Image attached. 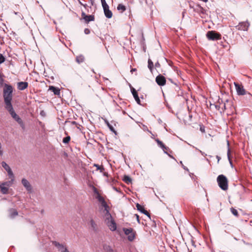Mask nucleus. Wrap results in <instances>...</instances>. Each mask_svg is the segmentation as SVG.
<instances>
[{"label":"nucleus","instance_id":"49","mask_svg":"<svg viewBox=\"0 0 252 252\" xmlns=\"http://www.w3.org/2000/svg\"><path fill=\"white\" fill-rule=\"evenodd\" d=\"M90 0L91 1L92 4H93V3L94 0Z\"/></svg>","mask_w":252,"mask_h":252},{"label":"nucleus","instance_id":"46","mask_svg":"<svg viewBox=\"0 0 252 252\" xmlns=\"http://www.w3.org/2000/svg\"><path fill=\"white\" fill-rule=\"evenodd\" d=\"M72 125H76L77 123L75 121H73V122H72Z\"/></svg>","mask_w":252,"mask_h":252},{"label":"nucleus","instance_id":"32","mask_svg":"<svg viewBox=\"0 0 252 252\" xmlns=\"http://www.w3.org/2000/svg\"><path fill=\"white\" fill-rule=\"evenodd\" d=\"M227 155L229 162L231 164H232V160L230 158V150L229 148L228 149Z\"/></svg>","mask_w":252,"mask_h":252},{"label":"nucleus","instance_id":"27","mask_svg":"<svg viewBox=\"0 0 252 252\" xmlns=\"http://www.w3.org/2000/svg\"><path fill=\"white\" fill-rule=\"evenodd\" d=\"M117 10L122 13L126 10V6L122 4H119L117 6Z\"/></svg>","mask_w":252,"mask_h":252},{"label":"nucleus","instance_id":"54","mask_svg":"<svg viewBox=\"0 0 252 252\" xmlns=\"http://www.w3.org/2000/svg\"><path fill=\"white\" fill-rule=\"evenodd\" d=\"M14 13H15V14H18V12H15Z\"/></svg>","mask_w":252,"mask_h":252},{"label":"nucleus","instance_id":"23","mask_svg":"<svg viewBox=\"0 0 252 252\" xmlns=\"http://www.w3.org/2000/svg\"><path fill=\"white\" fill-rule=\"evenodd\" d=\"M154 66L153 62L150 59H149L148 61V67L150 69L151 73H153Z\"/></svg>","mask_w":252,"mask_h":252},{"label":"nucleus","instance_id":"48","mask_svg":"<svg viewBox=\"0 0 252 252\" xmlns=\"http://www.w3.org/2000/svg\"><path fill=\"white\" fill-rule=\"evenodd\" d=\"M114 189L115 190L117 191H118V189H117V188H115V187H114Z\"/></svg>","mask_w":252,"mask_h":252},{"label":"nucleus","instance_id":"9","mask_svg":"<svg viewBox=\"0 0 252 252\" xmlns=\"http://www.w3.org/2000/svg\"><path fill=\"white\" fill-rule=\"evenodd\" d=\"M234 85L238 95H242L247 94V92L242 84H239L237 83L234 82Z\"/></svg>","mask_w":252,"mask_h":252},{"label":"nucleus","instance_id":"28","mask_svg":"<svg viewBox=\"0 0 252 252\" xmlns=\"http://www.w3.org/2000/svg\"><path fill=\"white\" fill-rule=\"evenodd\" d=\"M155 141L157 142L158 145L162 149H165V145L158 139H156Z\"/></svg>","mask_w":252,"mask_h":252},{"label":"nucleus","instance_id":"25","mask_svg":"<svg viewBox=\"0 0 252 252\" xmlns=\"http://www.w3.org/2000/svg\"><path fill=\"white\" fill-rule=\"evenodd\" d=\"M123 180L127 184H130L132 181L131 179L127 175H124Z\"/></svg>","mask_w":252,"mask_h":252},{"label":"nucleus","instance_id":"50","mask_svg":"<svg viewBox=\"0 0 252 252\" xmlns=\"http://www.w3.org/2000/svg\"><path fill=\"white\" fill-rule=\"evenodd\" d=\"M142 38H143V39H144V36H143V34H142Z\"/></svg>","mask_w":252,"mask_h":252},{"label":"nucleus","instance_id":"55","mask_svg":"<svg viewBox=\"0 0 252 252\" xmlns=\"http://www.w3.org/2000/svg\"><path fill=\"white\" fill-rule=\"evenodd\" d=\"M189 252H191V251H189Z\"/></svg>","mask_w":252,"mask_h":252},{"label":"nucleus","instance_id":"3","mask_svg":"<svg viewBox=\"0 0 252 252\" xmlns=\"http://www.w3.org/2000/svg\"><path fill=\"white\" fill-rule=\"evenodd\" d=\"M217 181L219 187L223 190H226L228 188V181L227 178L223 175H220L218 176Z\"/></svg>","mask_w":252,"mask_h":252},{"label":"nucleus","instance_id":"31","mask_svg":"<svg viewBox=\"0 0 252 252\" xmlns=\"http://www.w3.org/2000/svg\"><path fill=\"white\" fill-rule=\"evenodd\" d=\"M231 210V213L236 217H238L239 216V214H238V211L237 210H236L235 209H234V208H231L230 209Z\"/></svg>","mask_w":252,"mask_h":252},{"label":"nucleus","instance_id":"53","mask_svg":"<svg viewBox=\"0 0 252 252\" xmlns=\"http://www.w3.org/2000/svg\"><path fill=\"white\" fill-rule=\"evenodd\" d=\"M249 94L252 97V95L251 94H250V93H249Z\"/></svg>","mask_w":252,"mask_h":252},{"label":"nucleus","instance_id":"38","mask_svg":"<svg viewBox=\"0 0 252 252\" xmlns=\"http://www.w3.org/2000/svg\"><path fill=\"white\" fill-rule=\"evenodd\" d=\"M155 67H159L160 66V63H159L158 62H157L156 63H155Z\"/></svg>","mask_w":252,"mask_h":252},{"label":"nucleus","instance_id":"14","mask_svg":"<svg viewBox=\"0 0 252 252\" xmlns=\"http://www.w3.org/2000/svg\"><path fill=\"white\" fill-rule=\"evenodd\" d=\"M22 184L24 187L27 190L30 192L32 191V187L30 182L26 179H23L22 180Z\"/></svg>","mask_w":252,"mask_h":252},{"label":"nucleus","instance_id":"10","mask_svg":"<svg viewBox=\"0 0 252 252\" xmlns=\"http://www.w3.org/2000/svg\"><path fill=\"white\" fill-rule=\"evenodd\" d=\"M249 26L250 23L248 22H242L236 26V28L238 30L247 31Z\"/></svg>","mask_w":252,"mask_h":252},{"label":"nucleus","instance_id":"43","mask_svg":"<svg viewBox=\"0 0 252 252\" xmlns=\"http://www.w3.org/2000/svg\"><path fill=\"white\" fill-rule=\"evenodd\" d=\"M102 173H103L104 176L108 177V174L107 172L103 171V172H102Z\"/></svg>","mask_w":252,"mask_h":252},{"label":"nucleus","instance_id":"39","mask_svg":"<svg viewBox=\"0 0 252 252\" xmlns=\"http://www.w3.org/2000/svg\"><path fill=\"white\" fill-rule=\"evenodd\" d=\"M169 148L166 147L165 146V149H162V150H163V151L165 152V153H167V151L169 150Z\"/></svg>","mask_w":252,"mask_h":252},{"label":"nucleus","instance_id":"44","mask_svg":"<svg viewBox=\"0 0 252 252\" xmlns=\"http://www.w3.org/2000/svg\"><path fill=\"white\" fill-rule=\"evenodd\" d=\"M135 71H136V68H132V69H131V70H130V72H131V73H132L133 72Z\"/></svg>","mask_w":252,"mask_h":252},{"label":"nucleus","instance_id":"47","mask_svg":"<svg viewBox=\"0 0 252 252\" xmlns=\"http://www.w3.org/2000/svg\"><path fill=\"white\" fill-rule=\"evenodd\" d=\"M217 158H218V160H219L220 159V158L219 156H217Z\"/></svg>","mask_w":252,"mask_h":252},{"label":"nucleus","instance_id":"15","mask_svg":"<svg viewBox=\"0 0 252 252\" xmlns=\"http://www.w3.org/2000/svg\"><path fill=\"white\" fill-rule=\"evenodd\" d=\"M104 13V15L107 18H111L112 17V11L109 9V7L108 5H107L105 6L102 7Z\"/></svg>","mask_w":252,"mask_h":252},{"label":"nucleus","instance_id":"42","mask_svg":"<svg viewBox=\"0 0 252 252\" xmlns=\"http://www.w3.org/2000/svg\"><path fill=\"white\" fill-rule=\"evenodd\" d=\"M87 15H86V14L85 13V12H82V17H83V18L84 19V17H85V16H86Z\"/></svg>","mask_w":252,"mask_h":252},{"label":"nucleus","instance_id":"5","mask_svg":"<svg viewBox=\"0 0 252 252\" xmlns=\"http://www.w3.org/2000/svg\"><path fill=\"white\" fill-rule=\"evenodd\" d=\"M123 230L125 234L127 236L129 241L132 242L135 239L136 233L132 228H123Z\"/></svg>","mask_w":252,"mask_h":252},{"label":"nucleus","instance_id":"36","mask_svg":"<svg viewBox=\"0 0 252 252\" xmlns=\"http://www.w3.org/2000/svg\"><path fill=\"white\" fill-rule=\"evenodd\" d=\"M84 32L85 34H88L90 33V31L89 29L86 28L84 30Z\"/></svg>","mask_w":252,"mask_h":252},{"label":"nucleus","instance_id":"33","mask_svg":"<svg viewBox=\"0 0 252 252\" xmlns=\"http://www.w3.org/2000/svg\"><path fill=\"white\" fill-rule=\"evenodd\" d=\"M105 250H106V252H116V251L112 249L109 246H106Z\"/></svg>","mask_w":252,"mask_h":252},{"label":"nucleus","instance_id":"2","mask_svg":"<svg viewBox=\"0 0 252 252\" xmlns=\"http://www.w3.org/2000/svg\"><path fill=\"white\" fill-rule=\"evenodd\" d=\"M13 92V88L11 85L7 84L3 85V97L5 108L12 106Z\"/></svg>","mask_w":252,"mask_h":252},{"label":"nucleus","instance_id":"19","mask_svg":"<svg viewBox=\"0 0 252 252\" xmlns=\"http://www.w3.org/2000/svg\"><path fill=\"white\" fill-rule=\"evenodd\" d=\"M131 91L135 101L137 102L138 104H140V100L138 95L137 91L135 90L134 88L132 87L131 88Z\"/></svg>","mask_w":252,"mask_h":252},{"label":"nucleus","instance_id":"26","mask_svg":"<svg viewBox=\"0 0 252 252\" xmlns=\"http://www.w3.org/2000/svg\"><path fill=\"white\" fill-rule=\"evenodd\" d=\"M94 166L96 167V170H99L101 173L103 172L105 170L103 165H99L97 164H94Z\"/></svg>","mask_w":252,"mask_h":252},{"label":"nucleus","instance_id":"34","mask_svg":"<svg viewBox=\"0 0 252 252\" xmlns=\"http://www.w3.org/2000/svg\"><path fill=\"white\" fill-rule=\"evenodd\" d=\"M5 61V58L3 55L0 54V63H3Z\"/></svg>","mask_w":252,"mask_h":252},{"label":"nucleus","instance_id":"21","mask_svg":"<svg viewBox=\"0 0 252 252\" xmlns=\"http://www.w3.org/2000/svg\"><path fill=\"white\" fill-rule=\"evenodd\" d=\"M84 20L87 23H89L91 21H94V17L92 15H87L84 17Z\"/></svg>","mask_w":252,"mask_h":252},{"label":"nucleus","instance_id":"29","mask_svg":"<svg viewBox=\"0 0 252 252\" xmlns=\"http://www.w3.org/2000/svg\"><path fill=\"white\" fill-rule=\"evenodd\" d=\"M155 141L157 142L158 145L162 149H165V145L158 139H156Z\"/></svg>","mask_w":252,"mask_h":252},{"label":"nucleus","instance_id":"16","mask_svg":"<svg viewBox=\"0 0 252 252\" xmlns=\"http://www.w3.org/2000/svg\"><path fill=\"white\" fill-rule=\"evenodd\" d=\"M28 87V83L27 82H20L17 84V88L20 91L27 89Z\"/></svg>","mask_w":252,"mask_h":252},{"label":"nucleus","instance_id":"17","mask_svg":"<svg viewBox=\"0 0 252 252\" xmlns=\"http://www.w3.org/2000/svg\"><path fill=\"white\" fill-rule=\"evenodd\" d=\"M137 209L140 211L141 213L147 215L149 218H150V215L149 213L144 208L143 206H141L140 204L137 203L136 205Z\"/></svg>","mask_w":252,"mask_h":252},{"label":"nucleus","instance_id":"30","mask_svg":"<svg viewBox=\"0 0 252 252\" xmlns=\"http://www.w3.org/2000/svg\"><path fill=\"white\" fill-rule=\"evenodd\" d=\"M70 140V137L69 136H67L64 138H63V142L64 144H68Z\"/></svg>","mask_w":252,"mask_h":252},{"label":"nucleus","instance_id":"18","mask_svg":"<svg viewBox=\"0 0 252 252\" xmlns=\"http://www.w3.org/2000/svg\"><path fill=\"white\" fill-rule=\"evenodd\" d=\"M49 91H51L54 93L55 95L60 96L61 92L60 89L59 88L55 87L53 86H50L49 87Z\"/></svg>","mask_w":252,"mask_h":252},{"label":"nucleus","instance_id":"24","mask_svg":"<svg viewBox=\"0 0 252 252\" xmlns=\"http://www.w3.org/2000/svg\"><path fill=\"white\" fill-rule=\"evenodd\" d=\"M76 61L78 63H82L84 62L85 57L82 55H79L76 57Z\"/></svg>","mask_w":252,"mask_h":252},{"label":"nucleus","instance_id":"12","mask_svg":"<svg viewBox=\"0 0 252 252\" xmlns=\"http://www.w3.org/2000/svg\"><path fill=\"white\" fill-rule=\"evenodd\" d=\"M156 81L159 86H164L166 84L165 78L160 74L156 77Z\"/></svg>","mask_w":252,"mask_h":252},{"label":"nucleus","instance_id":"11","mask_svg":"<svg viewBox=\"0 0 252 252\" xmlns=\"http://www.w3.org/2000/svg\"><path fill=\"white\" fill-rule=\"evenodd\" d=\"M105 223L107 225L110 230L114 231L116 230L117 224L114 219L105 222Z\"/></svg>","mask_w":252,"mask_h":252},{"label":"nucleus","instance_id":"37","mask_svg":"<svg viewBox=\"0 0 252 252\" xmlns=\"http://www.w3.org/2000/svg\"><path fill=\"white\" fill-rule=\"evenodd\" d=\"M200 130L202 132H205V127L203 126H200Z\"/></svg>","mask_w":252,"mask_h":252},{"label":"nucleus","instance_id":"4","mask_svg":"<svg viewBox=\"0 0 252 252\" xmlns=\"http://www.w3.org/2000/svg\"><path fill=\"white\" fill-rule=\"evenodd\" d=\"M5 109L9 112L11 117L20 125L22 128L23 129H25V125L22 120L19 117L18 115L16 114L13 109V106H12Z\"/></svg>","mask_w":252,"mask_h":252},{"label":"nucleus","instance_id":"8","mask_svg":"<svg viewBox=\"0 0 252 252\" xmlns=\"http://www.w3.org/2000/svg\"><path fill=\"white\" fill-rule=\"evenodd\" d=\"M2 167L7 171L9 178L12 180H14L15 176L9 165L4 161L1 162Z\"/></svg>","mask_w":252,"mask_h":252},{"label":"nucleus","instance_id":"51","mask_svg":"<svg viewBox=\"0 0 252 252\" xmlns=\"http://www.w3.org/2000/svg\"><path fill=\"white\" fill-rule=\"evenodd\" d=\"M43 111L41 112H40V114H43Z\"/></svg>","mask_w":252,"mask_h":252},{"label":"nucleus","instance_id":"1","mask_svg":"<svg viewBox=\"0 0 252 252\" xmlns=\"http://www.w3.org/2000/svg\"><path fill=\"white\" fill-rule=\"evenodd\" d=\"M94 192L95 194V198L97 199L99 202L101 204L102 207L104 208L103 213L104 222L113 219L109 213V206L107 204L104 197L101 195L97 189L95 188L94 189Z\"/></svg>","mask_w":252,"mask_h":252},{"label":"nucleus","instance_id":"40","mask_svg":"<svg viewBox=\"0 0 252 252\" xmlns=\"http://www.w3.org/2000/svg\"><path fill=\"white\" fill-rule=\"evenodd\" d=\"M108 126L112 131H114V128L112 126H111L109 123H108Z\"/></svg>","mask_w":252,"mask_h":252},{"label":"nucleus","instance_id":"35","mask_svg":"<svg viewBox=\"0 0 252 252\" xmlns=\"http://www.w3.org/2000/svg\"><path fill=\"white\" fill-rule=\"evenodd\" d=\"M101 2L102 7L108 5L106 2L105 0H101Z\"/></svg>","mask_w":252,"mask_h":252},{"label":"nucleus","instance_id":"6","mask_svg":"<svg viewBox=\"0 0 252 252\" xmlns=\"http://www.w3.org/2000/svg\"><path fill=\"white\" fill-rule=\"evenodd\" d=\"M14 180H12L10 179V181L5 182L1 184H0V190L1 193L3 194H7L8 192V187L11 186Z\"/></svg>","mask_w":252,"mask_h":252},{"label":"nucleus","instance_id":"13","mask_svg":"<svg viewBox=\"0 0 252 252\" xmlns=\"http://www.w3.org/2000/svg\"><path fill=\"white\" fill-rule=\"evenodd\" d=\"M53 244L58 249L59 251H60L61 252H69L67 248L63 245L61 244L56 241L53 242Z\"/></svg>","mask_w":252,"mask_h":252},{"label":"nucleus","instance_id":"22","mask_svg":"<svg viewBox=\"0 0 252 252\" xmlns=\"http://www.w3.org/2000/svg\"><path fill=\"white\" fill-rule=\"evenodd\" d=\"M90 225H91V227L92 229L94 231H96L97 229V226L95 221L91 219L90 221Z\"/></svg>","mask_w":252,"mask_h":252},{"label":"nucleus","instance_id":"45","mask_svg":"<svg viewBox=\"0 0 252 252\" xmlns=\"http://www.w3.org/2000/svg\"><path fill=\"white\" fill-rule=\"evenodd\" d=\"M0 79H1V82L3 81V79H2V75L1 74V73H0Z\"/></svg>","mask_w":252,"mask_h":252},{"label":"nucleus","instance_id":"7","mask_svg":"<svg viewBox=\"0 0 252 252\" xmlns=\"http://www.w3.org/2000/svg\"><path fill=\"white\" fill-rule=\"evenodd\" d=\"M206 36L209 40H212L219 39L221 37L220 33L214 31L208 32L206 34Z\"/></svg>","mask_w":252,"mask_h":252},{"label":"nucleus","instance_id":"41","mask_svg":"<svg viewBox=\"0 0 252 252\" xmlns=\"http://www.w3.org/2000/svg\"><path fill=\"white\" fill-rule=\"evenodd\" d=\"M135 216L136 217V219H137V220L138 221V223H140V220H139V217L138 215L136 214L135 215Z\"/></svg>","mask_w":252,"mask_h":252},{"label":"nucleus","instance_id":"20","mask_svg":"<svg viewBox=\"0 0 252 252\" xmlns=\"http://www.w3.org/2000/svg\"><path fill=\"white\" fill-rule=\"evenodd\" d=\"M9 217L11 218H14L15 217L18 216V213L15 209L11 208L9 210Z\"/></svg>","mask_w":252,"mask_h":252},{"label":"nucleus","instance_id":"52","mask_svg":"<svg viewBox=\"0 0 252 252\" xmlns=\"http://www.w3.org/2000/svg\"><path fill=\"white\" fill-rule=\"evenodd\" d=\"M43 111L41 112H40V114H43Z\"/></svg>","mask_w":252,"mask_h":252}]
</instances>
